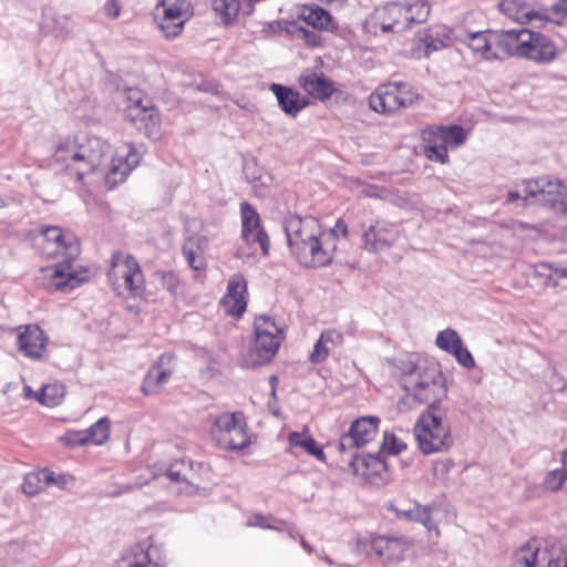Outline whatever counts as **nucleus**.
I'll list each match as a JSON object with an SVG mask.
<instances>
[{
    "instance_id": "f257e3e1",
    "label": "nucleus",
    "mask_w": 567,
    "mask_h": 567,
    "mask_svg": "<svg viewBox=\"0 0 567 567\" xmlns=\"http://www.w3.org/2000/svg\"><path fill=\"white\" fill-rule=\"evenodd\" d=\"M110 153L111 146L105 140L99 136L75 135L61 141L53 157L62 169L75 175L79 181L100 172L109 185L115 186L124 182L127 174L138 165L140 155L132 145H126L116 152L111 163H107Z\"/></svg>"
},
{
    "instance_id": "f03ea898",
    "label": "nucleus",
    "mask_w": 567,
    "mask_h": 567,
    "mask_svg": "<svg viewBox=\"0 0 567 567\" xmlns=\"http://www.w3.org/2000/svg\"><path fill=\"white\" fill-rule=\"evenodd\" d=\"M284 229L291 254L301 265L317 268L331 262L337 245L323 240L318 219L292 215L285 219Z\"/></svg>"
},
{
    "instance_id": "7ed1b4c3",
    "label": "nucleus",
    "mask_w": 567,
    "mask_h": 567,
    "mask_svg": "<svg viewBox=\"0 0 567 567\" xmlns=\"http://www.w3.org/2000/svg\"><path fill=\"white\" fill-rule=\"evenodd\" d=\"M42 251L49 258L62 257L54 266L52 285L56 290L65 291L79 286L80 279L73 268V261L80 254V244L71 234H64L59 227L42 230Z\"/></svg>"
},
{
    "instance_id": "20e7f679",
    "label": "nucleus",
    "mask_w": 567,
    "mask_h": 567,
    "mask_svg": "<svg viewBox=\"0 0 567 567\" xmlns=\"http://www.w3.org/2000/svg\"><path fill=\"white\" fill-rule=\"evenodd\" d=\"M402 385L415 401L427 404V409H443L446 398L445 377L437 365H417L402 378Z\"/></svg>"
},
{
    "instance_id": "39448f33",
    "label": "nucleus",
    "mask_w": 567,
    "mask_h": 567,
    "mask_svg": "<svg viewBox=\"0 0 567 567\" xmlns=\"http://www.w3.org/2000/svg\"><path fill=\"white\" fill-rule=\"evenodd\" d=\"M446 409H426L414 425L420 451L425 454L442 453L453 445L451 427L445 419Z\"/></svg>"
},
{
    "instance_id": "423d86ee",
    "label": "nucleus",
    "mask_w": 567,
    "mask_h": 567,
    "mask_svg": "<svg viewBox=\"0 0 567 567\" xmlns=\"http://www.w3.org/2000/svg\"><path fill=\"white\" fill-rule=\"evenodd\" d=\"M511 567H567V547L555 539L533 537L513 553Z\"/></svg>"
},
{
    "instance_id": "0eeeda50",
    "label": "nucleus",
    "mask_w": 567,
    "mask_h": 567,
    "mask_svg": "<svg viewBox=\"0 0 567 567\" xmlns=\"http://www.w3.org/2000/svg\"><path fill=\"white\" fill-rule=\"evenodd\" d=\"M506 59L519 58L536 63H550L557 58V48L549 37L528 29L508 30Z\"/></svg>"
},
{
    "instance_id": "6e6552de",
    "label": "nucleus",
    "mask_w": 567,
    "mask_h": 567,
    "mask_svg": "<svg viewBox=\"0 0 567 567\" xmlns=\"http://www.w3.org/2000/svg\"><path fill=\"white\" fill-rule=\"evenodd\" d=\"M254 327L255 346L244 358V363L248 368L269 363L277 354L285 339L284 330L270 317H256Z\"/></svg>"
},
{
    "instance_id": "1a4fd4ad",
    "label": "nucleus",
    "mask_w": 567,
    "mask_h": 567,
    "mask_svg": "<svg viewBox=\"0 0 567 567\" xmlns=\"http://www.w3.org/2000/svg\"><path fill=\"white\" fill-rule=\"evenodd\" d=\"M420 95L408 83L381 84L369 96V106L380 114H394L420 101Z\"/></svg>"
},
{
    "instance_id": "9d476101",
    "label": "nucleus",
    "mask_w": 567,
    "mask_h": 567,
    "mask_svg": "<svg viewBox=\"0 0 567 567\" xmlns=\"http://www.w3.org/2000/svg\"><path fill=\"white\" fill-rule=\"evenodd\" d=\"M212 439L223 450H241L249 444L246 424L240 414L224 413L214 421Z\"/></svg>"
},
{
    "instance_id": "9b49d317",
    "label": "nucleus",
    "mask_w": 567,
    "mask_h": 567,
    "mask_svg": "<svg viewBox=\"0 0 567 567\" xmlns=\"http://www.w3.org/2000/svg\"><path fill=\"white\" fill-rule=\"evenodd\" d=\"M508 30L482 31L467 35V47L486 61L505 60L507 51Z\"/></svg>"
},
{
    "instance_id": "f8f14e48",
    "label": "nucleus",
    "mask_w": 567,
    "mask_h": 567,
    "mask_svg": "<svg viewBox=\"0 0 567 567\" xmlns=\"http://www.w3.org/2000/svg\"><path fill=\"white\" fill-rule=\"evenodd\" d=\"M403 14L404 7L402 3L389 2L373 11L365 22V28L375 35L379 31L381 33L403 32L409 29Z\"/></svg>"
},
{
    "instance_id": "ddd939ff",
    "label": "nucleus",
    "mask_w": 567,
    "mask_h": 567,
    "mask_svg": "<svg viewBox=\"0 0 567 567\" xmlns=\"http://www.w3.org/2000/svg\"><path fill=\"white\" fill-rule=\"evenodd\" d=\"M363 247L369 252H382L393 247L400 238L399 228L385 220L361 225Z\"/></svg>"
},
{
    "instance_id": "4468645a",
    "label": "nucleus",
    "mask_w": 567,
    "mask_h": 567,
    "mask_svg": "<svg viewBox=\"0 0 567 567\" xmlns=\"http://www.w3.org/2000/svg\"><path fill=\"white\" fill-rule=\"evenodd\" d=\"M111 279L122 280L125 289L132 296H138L144 290V276L137 260L131 256H115L109 274Z\"/></svg>"
},
{
    "instance_id": "2eb2a0df",
    "label": "nucleus",
    "mask_w": 567,
    "mask_h": 567,
    "mask_svg": "<svg viewBox=\"0 0 567 567\" xmlns=\"http://www.w3.org/2000/svg\"><path fill=\"white\" fill-rule=\"evenodd\" d=\"M362 545L368 555L374 554L384 564L402 561L411 549L408 540L384 536L373 537L370 540L363 542Z\"/></svg>"
},
{
    "instance_id": "dca6fc26",
    "label": "nucleus",
    "mask_w": 567,
    "mask_h": 567,
    "mask_svg": "<svg viewBox=\"0 0 567 567\" xmlns=\"http://www.w3.org/2000/svg\"><path fill=\"white\" fill-rule=\"evenodd\" d=\"M241 238L251 247H259L264 256L269 252L270 241L261 227L260 216L248 203L240 204Z\"/></svg>"
},
{
    "instance_id": "f3484780",
    "label": "nucleus",
    "mask_w": 567,
    "mask_h": 567,
    "mask_svg": "<svg viewBox=\"0 0 567 567\" xmlns=\"http://www.w3.org/2000/svg\"><path fill=\"white\" fill-rule=\"evenodd\" d=\"M563 184L558 179L539 177L524 183L525 202H533L549 208H556L561 197Z\"/></svg>"
},
{
    "instance_id": "a211bd4d",
    "label": "nucleus",
    "mask_w": 567,
    "mask_h": 567,
    "mask_svg": "<svg viewBox=\"0 0 567 567\" xmlns=\"http://www.w3.org/2000/svg\"><path fill=\"white\" fill-rule=\"evenodd\" d=\"M379 419L375 416H363L352 422L348 433H344L339 441V451L351 452L371 442L378 431Z\"/></svg>"
},
{
    "instance_id": "6ab92c4d",
    "label": "nucleus",
    "mask_w": 567,
    "mask_h": 567,
    "mask_svg": "<svg viewBox=\"0 0 567 567\" xmlns=\"http://www.w3.org/2000/svg\"><path fill=\"white\" fill-rule=\"evenodd\" d=\"M126 118L146 137L157 140L161 135V117L150 101L145 105H127Z\"/></svg>"
},
{
    "instance_id": "aec40b11",
    "label": "nucleus",
    "mask_w": 567,
    "mask_h": 567,
    "mask_svg": "<svg viewBox=\"0 0 567 567\" xmlns=\"http://www.w3.org/2000/svg\"><path fill=\"white\" fill-rule=\"evenodd\" d=\"M48 338L43 330L37 324H28L18 334V349L25 357L40 360L43 358Z\"/></svg>"
},
{
    "instance_id": "412c9836",
    "label": "nucleus",
    "mask_w": 567,
    "mask_h": 567,
    "mask_svg": "<svg viewBox=\"0 0 567 567\" xmlns=\"http://www.w3.org/2000/svg\"><path fill=\"white\" fill-rule=\"evenodd\" d=\"M247 282L241 275H234L227 287V293L221 301L226 310L233 317H240L247 307L246 300Z\"/></svg>"
},
{
    "instance_id": "4be33fe9",
    "label": "nucleus",
    "mask_w": 567,
    "mask_h": 567,
    "mask_svg": "<svg viewBox=\"0 0 567 567\" xmlns=\"http://www.w3.org/2000/svg\"><path fill=\"white\" fill-rule=\"evenodd\" d=\"M299 84L309 95L320 101L329 99L337 90L330 79L312 71L302 73Z\"/></svg>"
},
{
    "instance_id": "5701e85b",
    "label": "nucleus",
    "mask_w": 567,
    "mask_h": 567,
    "mask_svg": "<svg viewBox=\"0 0 567 567\" xmlns=\"http://www.w3.org/2000/svg\"><path fill=\"white\" fill-rule=\"evenodd\" d=\"M116 567H159L154 560L152 546L142 542L126 550L116 561Z\"/></svg>"
},
{
    "instance_id": "b1692460",
    "label": "nucleus",
    "mask_w": 567,
    "mask_h": 567,
    "mask_svg": "<svg viewBox=\"0 0 567 567\" xmlns=\"http://www.w3.org/2000/svg\"><path fill=\"white\" fill-rule=\"evenodd\" d=\"M270 91L276 95L281 110L293 117L308 105V101L301 97L299 92L288 86L274 83Z\"/></svg>"
},
{
    "instance_id": "393cba45",
    "label": "nucleus",
    "mask_w": 567,
    "mask_h": 567,
    "mask_svg": "<svg viewBox=\"0 0 567 567\" xmlns=\"http://www.w3.org/2000/svg\"><path fill=\"white\" fill-rule=\"evenodd\" d=\"M169 358L162 355L157 364L153 365L143 382L142 390L146 395L157 394L172 374V370L164 367Z\"/></svg>"
},
{
    "instance_id": "a878e982",
    "label": "nucleus",
    "mask_w": 567,
    "mask_h": 567,
    "mask_svg": "<svg viewBox=\"0 0 567 567\" xmlns=\"http://www.w3.org/2000/svg\"><path fill=\"white\" fill-rule=\"evenodd\" d=\"M501 11L520 24H527L534 19H540V16L520 0H503L499 3Z\"/></svg>"
},
{
    "instance_id": "bb28decb",
    "label": "nucleus",
    "mask_w": 567,
    "mask_h": 567,
    "mask_svg": "<svg viewBox=\"0 0 567 567\" xmlns=\"http://www.w3.org/2000/svg\"><path fill=\"white\" fill-rule=\"evenodd\" d=\"M52 481L53 472L48 468H42L25 475L22 489L27 495L33 496L50 486Z\"/></svg>"
},
{
    "instance_id": "cd10ccee",
    "label": "nucleus",
    "mask_w": 567,
    "mask_h": 567,
    "mask_svg": "<svg viewBox=\"0 0 567 567\" xmlns=\"http://www.w3.org/2000/svg\"><path fill=\"white\" fill-rule=\"evenodd\" d=\"M402 4L404 7L403 16L409 29L414 23H423L427 20L431 7L425 0H411Z\"/></svg>"
},
{
    "instance_id": "c85d7f7f",
    "label": "nucleus",
    "mask_w": 567,
    "mask_h": 567,
    "mask_svg": "<svg viewBox=\"0 0 567 567\" xmlns=\"http://www.w3.org/2000/svg\"><path fill=\"white\" fill-rule=\"evenodd\" d=\"M166 474L171 481H184L187 484L198 486L196 471L194 470V464L192 462L186 463L183 460L175 461L169 465Z\"/></svg>"
},
{
    "instance_id": "c756f323",
    "label": "nucleus",
    "mask_w": 567,
    "mask_h": 567,
    "mask_svg": "<svg viewBox=\"0 0 567 567\" xmlns=\"http://www.w3.org/2000/svg\"><path fill=\"white\" fill-rule=\"evenodd\" d=\"M302 19L315 29L329 31L333 28L330 13L321 7L305 10Z\"/></svg>"
},
{
    "instance_id": "7c9ffc66",
    "label": "nucleus",
    "mask_w": 567,
    "mask_h": 567,
    "mask_svg": "<svg viewBox=\"0 0 567 567\" xmlns=\"http://www.w3.org/2000/svg\"><path fill=\"white\" fill-rule=\"evenodd\" d=\"M65 395V388L60 383L47 384L37 394L35 400L42 405L54 408Z\"/></svg>"
},
{
    "instance_id": "2f4dec72",
    "label": "nucleus",
    "mask_w": 567,
    "mask_h": 567,
    "mask_svg": "<svg viewBox=\"0 0 567 567\" xmlns=\"http://www.w3.org/2000/svg\"><path fill=\"white\" fill-rule=\"evenodd\" d=\"M431 507L414 505L410 509L399 511L398 516L408 520L421 523L429 530L436 529V525L431 519Z\"/></svg>"
},
{
    "instance_id": "473e14b6",
    "label": "nucleus",
    "mask_w": 567,
    "mask_h": 567,
    "mask_svg": "<svg viewBox=\"0 0 567 567\" xmlns=\"http://www.w3.org/2000/svg\"><path fill=\"white\" fill-rule=\"evenodd\" d=\"M86 443L101 445L110 437V421L107 417H101L86 431H83Z\"/></svg>"
},
{
    "instance_id": "72a5a7b5",
    "label": "nucleus",
    "mask_w": 567,
    "mask_h": 567,
    "mask_svg": "<svg viewBox=\"0 0 567 567\" xmlns=\"http://www.w3.org/2000/svg\"><path fill=\"white\" fill-rule=\"evenodd\" d=\"M213 9L223 23L229 24L238 16L240 3L239 0H213Z\"/></svg>"
},
{
    "instance_id": "f704fd0d",
    "label": "nucleus",
    "mask_w": 567,
    "mask_h": 567,
    "mask_svg": "<svg viewBox=\"0 0 567 567\" xmlns=\"http://www.w3.org/2000/svg\"><path fill=\"white\" fill-rule=\"evenodd\" d=\"M435 343L441 350L452 354L462 343V339L454 329L447 328L439 332Z\"/></svg>"
},
{
    "instance_id": "c9c22d12",
    "label": "nucleus",
    "mask_w": 567,
    "mask_h": 567,
    "mask_svg": "<svg viewBox=\"0 0 567 567\" xmlns=\"http://www.w3.org/2000/svg\"><path fill=\"white\" fill-rule=\"evenodd\" d=\"M186 6V0H163V19L168 20H184V8Z\"/></svg>"
},
{
    "instance_id": "e433bc0d",
    "label": "nucleus",
    "mask_w": 567,
    "mask_h": 567,
    "mask_svg": "<svg viewBox=\"0 0 567 567\" xmlns=\"http://www.w3.org/2000/svg\"><path fill=\"white\" fill-rule=\"evenodd\" d=\"M566 480H567L566 468L553 470V471L548 472L547 475L545 476L544 482H543V487L549 492H557L558 489H560V487L566 482Z\"/></svg>"
},
{
    "instance_id": "4c0bfd02",
    "label": "nucleus",
    "mask_w": 567,
    "mask_h": 567,
    "mask_svg": "<svg viewBox=\"0 0 567 567\" xmlns=\"http://www.w3.org/2000/svg\"><path fill=\"white\" fill-rule=\"evenodd\" d=\"M443 130L446 147H457L466 140V134L463 127L458 125L441 126Z\"/></svg>"
},
{
    "instance_id": "58836bf2",
    "label": "nucleus",
    "mask_w": 567,
    "mask_h": 567,
    "mask_svg": "<svg viewBox=\"0 0 567 567\" xmlns=\"http://www.w3.org/2000/svg\"><path fill=\"white\" fill-rule=\"evenodd\" d=\"M288 442L291 449L300 447L308 454L311 452L312 447L317 443L312 436L299 432H291L288 436Z\"/></svg>"
},
{
    "instance_id": "ea45409f",
    "label": "nucleus",
    "mask_w": 567,
    "mask_h": 567,
    "mask_svg": "<svg viewBox=\"0 0 567 567\" xmlns=\"http://www.w3.org/2000/svg\"><path fill=\"white\" fill-rule=\"evenodd\" d=\"M291 33L297 39L303 40L307 45L319 47L321 43V37L316 31L308 30L302 27H296Z\"/></svg>"
},
{
    "instance_id": "a19ab883",
    "label": "nucleus",
    "mask_w": 567,
    "mask_h": 567,
    "mask_svg": "<svg viewBox=\"0 0 567 567\" xmlns=\"http://www.w3.org/2000/svg\"><path fill=\"white\" fill-rule=\"evenodd\" d=\"M423 140L427 143L426 146H441L446 147V143L441 126L430 127L423 132Z\"/></svg>"
},
{
    "instance_id": "79ce46f5",
    "label": "nucleus",
    "mask_w": 567,
    "mask_h": 567,
    "mask_svg": "<svg viewBox=\"0 0 567 567\" xmlns=\"http://www.w3.org/2000/svg\"><path fill=\"white\" fill-rule=\"evenodd\" d=\"M184 22L185 20H168V19H163L159 21L158 23V27L159 29L164 32V35L169 39V38H175L177 37L183 27H184Z\"/></svg>"
},
{
    "instance_id": "37998d69",
    "label": "nucleus",
    "mask_w": 567,
    "mask_h": 567,
    "mask_svg": "<svg viewBox=\"0 0 567 567\" xmlns=\"http://www.w3.org/2000/svg\"><path fill=\"white\" fill-rule=\"evenodd\" d=\"M382 450L388 451L390 454L396 455L406 449V444L398 439L393 433H384Z\"/></svg>"
},
{
    "instance_id": "c03bdc74",
    "label": "nucleus",
    "mask_w": 567,
    "mask_h": 567,
    "mask_svg": "<svg viewBox=\"0 0 567 567\" xmlns=\"http://www.w3.org/2000/svg\"><path fill=\"white\" fill-rule=\"evenodd\" d=\"M156 277L161 280L164 289L171 293H176L179 286V279L173 271H157Z\"/></svg>"
},
{
    "instance_id": "a18cd8bd",
    "label": "nucleus",
    "mask_w": 567,
    "mask_h": 567,
    "mask_svg": "<svg viewBox=\"0 0 567 567\" xmlns=\"http://www.w3.org/2000/svg\"><path fill=\"white\" fill-rule=\"evenodd\" d=\"M347 235H348V225L346 224V221L343 219H338L334 227L330 230L329 234H327V235L322 234V238H323V240H328V243L336 245V240L339 237L346 238Z\"/></svg>"
},
{
    "instance_id": "49530a36",
    "label": "nucleus",
    "mask_w": 567,
    "mask_h": 567,
    "mask_svg": "<svg viewBox=\"0 0 567 567\" xmlns=\"http://www.w3.org/2000/svg\"><path fill=\"white\" fill-rule=\"evenodd\" d=\"M458 364H461L464 368L472 369L475 365L474 358L472 353L463 347V343L460 344V347L456 348V350L452 353Z\"/></svg>"
},
{
    "instance_id": "de8ad7c7",
    "label": "nucleus",
    "mask_w": 567,
    "mask_h": 567,
    "mask_svg": "<svg viewBox=\"0 0 567 567\" xmlns=\"http://www.w3.org/2000/svg\"><path fill=\"white\" fill-rule=\"evenodd\" d=\"M424 152L426 157L431 161H435L442 164L449 162L447 147L425 146Z\"/></svg>"
},
{
    "instance_id": "09e8293b",
    "label": "nucleus",
    "mask_w": 567,
    "mask_h": 567,
    "mask_svg": "<svg viewBox=\"0 0 567 567\" xmlns=\"http://www.w3.org/2000/svg\"><path fill=\"white\" fill-rule=\"evenodd\" d=\"M329 351H330L329 344H327L320 337L313 347V351L310 355V360L313 363L323 362L328 358Z\"/></svg>"
},
{
    "instance_id": "8fccbe9b",
    "label": "nucleus",
    "mask_w": 567,
    "mask_h": 567,
    "mask_svg": "<svg viewBox=\"0 0 567 567\" xmlns=\"http://www.w3.org/2000/svg\"><path fill=\"white\" fill-rule=\"evenodd\" d=\"M183 254L189 267L195 270H199L204 267L203 258L200 255L196 254L192 248H188L187 245L183 247Z\"/></svg>"
},
{
    "instance_id": "3c124183",
    "label": "nucleus",
    "mask_w": 567,
    "mask_h": 567,
    "mask_svg": "<svg viewBox=\"0 0 567 567\" xmlns=\"http://www.w3.org/2000/svg\"><path fill=\"white\" fill-rule=\"evenodd\" d=\"M122 6L118 0H105L103 11L110 19H116L121 13Z\"/></svg>"
},
{
    "instance_id": "603ef678",
    "label": "nucleus",
    "mask_w": 567,
    "mask_h": 567,
    "mask_svg": "<svg viewBox=\"0 0 567 567\" xmlns=\"http://www.w3.org/2000/svg\"><path fill=\"white\" fill-rule=\"evenodd\" d=\"M62 441L71 446L87 444L83 432H70L62 437Z\"/></svg>"
},
{
    "instance_id": "864d4df0",
    "label": "nucleus",
    "mask_w": 567,
    "mask_h": 567,
    "mask_svg": "<svg viewBox=\"0 0 567 567\" xmlns=\"http://www.w3.org/2000/svg\"><path fill=\"white\" fill-rule=\"evenodd\" d=\"M126 99L128 102V105H145L146 99L143 97V94L137 89H127L126 91Z\"/></svg>"
},
{
    "instance_id": "5fc2aeb1",
    "label": "nucleus",
    "mask_w": 567,
    "mask_h": 567,
    "mask_svg": "<svg viewBox=\"0 0 567 567\" xmlns=\"http://www.w3.org/2000/svg\"><path fill=\"white\" fill-rule=\"evenodd\" d=\"M320 337L327 344L336 346L342 342V334L336 330L323 331Z\"/></svg>"
},
{
    "instance_id": "6e6d98bb",
    "label": "nucleus",
    "mask_w": 567,
    "mask_h": 567,
    "mask_svg": "<svg viewBox=\"0 0 567 567\" xmlns=\"http://www.w3.org/2000/svg\"><path fill=\"white\" fill-rule=\"evenodd\" d=\"M540 267L549 270L547 275L549 279L567 278V266L553 268L551 266L548 265H542Z\"/></svg>"
},
{
    "instance_id": "4d7b16f0",
    "label": "nucleus",
    "mask_w": 567,
    "mask_h": 567,
    "mask_svg": "<svg viewBox=\"0 0 567 567\" xmlns=\"http://www.w3.org/2000/svg\"><path fill=\"white\" fill-rule=\"evenodd\" d=\"M425 47V55H429L432 51L439 50L443 43L441 41L436 42L432 39V37L426 35L424 39L420 40Z\"/></svg>"
},
{
    "instance_id": "13d9d810",
    "label": "nucleus",
    "mask_w": 567,
    "mask_h": 567,
    "mask_svg": "<svg viewBox=\"0 0 567 567\" xmlns=\"http://www.w3.org/2000/svg\"><path fill=\"white\" fill-rule=\"evenodd\" d=\"M73 481L71 476L68 475H55L53 473V481L51 485H56L59 488L64 489L68 487V485Z\"/></svg>"
},
{
    "instance_id": "bf43d9fd",
    "label": "nucleus",
    "mask_w": 567,
    "mask_h": 567,
    "mask_svg": "<svg viewBox=\"0 0 567 567\" xmlns=\"http://www.w3.org/2000/svg\"><path fill=\"white\" fill-rule=\"evenodd\" d=\"M244 171H245L247 178L250 182H256V181L260 179V177H261L259 174H257L258 167L255 163H247L245 165Z\"/></svg>"
},
{
    "instance_id": "052dcab7",
    "label": "nucleus",
    "mask_w": 567,
    "mask_h": 567,
    "mask_svg": "<svg viewBox=\"0 0 567 567\" xmlns=\"http://www.w3.org/2000/svg\"><path fill=\"white\" fill-rule=\"evenodd\" d=\"M555 209L561 213L567 212V189L565 186H561V197L559 198Z\"/></svg>"
},
{
    "instance_id": "680f3d73",
    "label": "nucleus",
    "mask_w": 567,
    "mask_h": 567,
    "mask_svg": "<svg viewBox=\"0 0 567 567\" xmlns=\"http://www.w3.org/2000/svg\"><path fill=\"white\" fill-rule=\"evenodd\" d=\"M248 525L250 526H259L262 528H272L270 525L265 524V518L261 516H256L254 519H250Z\"/></svg>"
},
{
    "instance_id": "e2e57ef3",
    "label": "nucleus",
    "mask_w": 567,
    "mask_h": 567,
    "mask_svg": "<svg viewBox=\"0 0 567 567\" xmlns=\"http://www.w3.org/2000/svg\"><path fill=\"white\" fill-rule=\"evenodd\" d=\"M309 454L315 456L319 461H324V458H326V455H324L322 449L319 447L317 444L312 447V450Z\"/></svg>"
},
{
    "instance_id": "0e129e2a",
    "label": "nucleus",
    "mask_w": 567,
    "mask_h": 567,
    "mask_svg": "<svg viewBox=\"0 0 567 567\" xmlns=\"http://www.w3.org/2000/svg\"><path fill=\"white\" fill-rule=\"evenodd\" d=\"M309 454L315 456L319 461H324V458H326V455H324L322 449L319 447L317 444L312 447V450Z\"/></svg>"
},
{
    "instance_id": "69168bd1",
    "label": "nucleus",
    "mask_w": 567,
    "mask_h": 567,
    "mask_svg": "<svg viewBox=\"0 0 567 567\" xmlns=\"http://www.w3.org/2000/svg\"><path fill=\"white\" fill-rule=\"evenodd\" d=\"M555 13H565L567 12V0H560L559 3L553 7Z\"/></svg>"
},
{
    "instance_id": "338daca9",
    "label": "nucleus",
    "mask_w": 567,
    "mask_h": 567,
    "mask_svg": "<svg viewBox=\"0 0 567 567\" xmlns=\"http://www.w3.org/2000/svg\"><path fill=\"white\" fill-rule=\"evenodd\" d=\"M23 390H24V396L27 399H31V398L35 399L37 394H39V392H33V390L29 385H25Z\"/></svg>"
},
{
    "instance_id": "774afa93",
    "label": "nucleus",
    "mask_w": 567,
    "mask_h": 567,
    "mask_svg": "<svg viewBox=\"0 0 567 567\" xmlns=\"http://www.w3.org/2000/svg\"><path fill=\"white\" fill-rule=\"evenodd\" d=\"M520 197H522L520 193H518L516 190H509L508 192V202H515V200H517Z\"/></svg>"
}]
</instances>
